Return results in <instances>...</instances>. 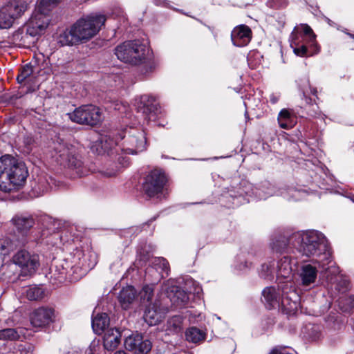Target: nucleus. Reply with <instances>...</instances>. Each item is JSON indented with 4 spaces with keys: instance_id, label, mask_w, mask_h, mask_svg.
I'll return each instance as SVG.
<instances>
[{
    "instance_id": "15",
    "label": "nucleus",
    "mask_w": 354,
    "mask_h": 354,
    "mask_svg": "<svg viewBox=\"0 0 354 354\" xmlns=\"http://www.w3.org/2000/svg\"><path fill=\"white\" fill-rule=\"evenodd\" d=\"M12 261L15 266H36L40 263L38 254H31L26 250L18 251L12 257Z\"/></svg>"
},
{
    "instance_id": "53",
    "label": "nucleus",
    "mask_w": 354,
    "mask_h": 354,
    "mask_svg": "<svg viewBox=\"0 0 354 354\" xmlns=\"http://www.w3.org/2000/svg\"><path fill=\"white\" fill-rule=\"evenodd\" d=\"M335 268H336V270H338L339 266H337Z\"/></svg>"
},
{
    "instance_id": "19",
    "label": "nucleus",
    "mask_w": 354,
    "mask_h": 354,
    "mask_svg": "<svg viewBox=\"0 0 354 354\" xmlns=\"http://www.w3.org/2000/svg\"><path fill=\"white\" fill-rule=\"evenodd\" d=\"M4 7L15 19H17L27 10L28 3L24 0H12Z\"/></svg>"
},
{
    "instance_id": "7",
    "label": "nucleus",
    "mask_w": 354,
    "mask_h": 354,
    "mask_svg": "<svg viewBox=\"0 0 354 354\" xmlns=\"http://www.w3.org/2000/svg\"><path fill=\"white\" fill-rule=\"evenodd\" d=\"M167 182L165 173L162 169H154L146 176L142 183V191L149 198L165 197L164 192Z\"/></svg>"
},
{
    "instance_id": "51",
    "label": "nucleus",
    "mask_w": 354,
    "mask_h": 354,
    "mask_svg": "<svg viewBox=\"0 0 354 354\" xmlns=\"http://www.w3.org/2000/svg\"><path fill=\"white\" fill-rule=\"evenodd\" d=\"M348 35L351 38H352V39H354V34H352V33H348Z\"/></svg>"
},
{
    "instance_id": "46",
    "label": "nucleus",
    "mask_w": 354,
    "mask_h": 354,
    "mask_svg": "<svg viewBox=\"0 0 354 354\" xmlns=\"http://www.w3.org/2000/svg\"><path fill=\"white\" fill-rule=\"evenodd\" d=\"M153 266H167L169 262L167 260L162 257H154L151 260Z\"/></svg>"
},
{
    "instance_id": "34",
    "label": "nucleus",
    "mask_w": 354,
    "mask_h": 354,
    "mask_svg": "<svg viewBox=\"0 0 354 354\" xmlns=\"http://www.w3.org/2000/svg\"><path fill=\"white\" fill-rule=\"evenodd\" d=\"M33 69L30 64H27L20 68L19 74L17 77L18 83L22 84L25 82L32 75Z\"/></svg>"
},
{
    "instance_id": "37",
    "label": "nucleus",
    "mask_w": 354,
    "mask_h": 354,
    "mask_svg": "<svg viewBox=\"0 0 354 354\" xmlns=\"http://www.w3.org/2000/svg\"><path fill=\"white\" fill-rule=\"evenodd\" d=\"M293 256L286 255L280 259V266H295V263L297 261H300V259H297L296 257L299 256L295 250H292Z\"/></svg>"
},
{
    "instance_id": "31",
    "label": "nucleus",
    "mask_w": 354,
    "mask_h": 354,
    "mask_svg": "<svg viewBox=\"0 0 354 354\" xmlns=\"http://www.w3.org/2000/svg\"><path fill=\"white\" fill-rule=\"evenodd\" d=\"M50 272L47 275L50 279H54L55 283H62L66 278V271L64 267H50Z\"/></svg>"
},
{
    "instance_id": "47",
    "label": "nucleus",
    "mask_w": 354,
    "mask_h": 354,
    "mask_svg": "<svg viewBox=\"0 0 354 354\" xmlns=\"http://www.w3.org/2000/svg\"><path fill=\"white\" fill-rule=\"evenodd\" d=\"M20 354H32L31 345H25L20 348Z\"/></svg>"
},
{
    "instance_id": "41",
    "label": "nucleus",
    "mask_w": 354,
    "mask_h": 354,
    "mask_svg": "<svg viewBox=\"0 0 354 354\" xmlns=\"http://www.w3.org/2000/svg\"><path fill=\"white\" fill-rule=\"evenodd\" d=\"M20 273L17 278L19 279H24V277H28L31 276L35 272V267H19Z\"/></svg>"
},
{
    "instance_id": "16",
    "label": "nucleus",
    "mask_w": 354,
    "mask_h": 354,
    "mask_svg": "<svg viewBox=\"0 0 354 354\" xmlns=\"http://www.w3.org/2000/svg\"><path fill=\"white\" fill-rule=\"evenodd\" d=\"M165 311L156 303L149 304L144 314V319L149 326L158 324L164 317Z\"/></svg>"
},
{
    "instance_id": "38",
    "label": "nucleus",
    "mask_w": 354,
    "mask_h": 354,
    "mask_svg": "<svg viewBox=\"0 0 354 354\" xmlns=\"http://www.w3.org/2000/svg\"><path fill=\"white\" fill-rule=\"evenodd\" d=\"M151 255L149 252H148L145 250H141L138 252L137 258L136 260V263L142 265L147 264L150 261Z\"/></svg>"
},
{
    "instance_id": "32",
    "label": "nucleus",
    "mask_w": 354,
    "mask_h": 354,
    "mask_svg": "<svg viewBox=\"0 0 354 354\" xmlns=\"http://www.w3.org/2000/svg\"><path fill=\"white\" fill-rule=\"evenodd\" d=\"M183 318L179 315L173 316L168 319L167 330L171 333H178L181 330Z\"/></svg>"
},
{
    "instance_id": "52",
    "label": "nucleus",
    "mask_w": 354,
    "mask_h": 354,
    "mask_svg": "<svg viewBox=\"0 0 354 354\" xmlns=\"http://www.w3.org/2000/svg\"><path fill=\"white\" fill-rule=\"evenodd\" d=\"M115 354H126V353L124 351H120L116 352Z\"/></svg>"
},
{
    "instance_id": "29",
    "label": "nucleus",
    "mask_w": 354,
    "mask_h": 354,
    "mask_svg": "<svg viewBox=\"0 0 354 354\" xmlns=\"http://www.w3.org/2000/svg\"><path fill=\"white\" fill-rule=\"evenodd\" d=\"M278 122L279 127L284 129H288L292 127L291 114L287 109H282L278 116Z\"/></svg>"
},
{
    "instance_id": "23",
    "label": "nucleus",
    "mask_w": 354,
    "mask_h": 354,
    "mask_svg": "<svg viewBox=\"0 0 354 354\" xmlns=\"http://www.w3.org/2000/svg\"><path fill=\"white\" fill-rule=\"evenodd\" d=\"M317 271L316 267H301L299 277L303 285L308 286L315 281Z\"/></svg>"
},
{
    "instance_id": "22",
    "label": "nucleus",
    "mask_w": 354,
    "mask_h": 354,
    "mask_svg": "<svg viewBox=\"0 0 354 354\" xmlns=\"http://www.w3.org/2000/svg\"><path fill=\"white\" fill-rule=\"evenodd\" d=\"M308 91H304L303 92L302 100L305 102L306 106L308 108V113L312 117H317L320 115L321 111L318 106V101L315 98H311L308 95Z\"/></svg>"
},
{
    "instance_id": "13",
    "label": "nucleus",
    "mask_w": 354,
    "mask_h": 354,
    "mask_svg": "<svg viewBox=\"0 0 354 354\" xmlns=\"http://www.w3.org/2000/svg\"><path fill=\"white\" fill-rule=\"evenodd\" d=\"M174 283V281H168L163 286V290L174 305L177 306L185 305L189 300L187 293Z\"/></svg>"
},
{
    "instance_id": "44",
    "label": "nucleus",
    "mask_w": 354,
    "mask_h": 354,
    "mask_svg": "<svg viewBox=\"0 0 354 354\" xmlns=\"http://www.w3.org/2000/svg\"><path fill=\"white\" fill-rule=\"evenodd\" d=\"M260 274L261 277L269 280H272L274 278L273 276L272 275L270 267H263V269L261 271Z\"/></svg>"
},
{
    "instance_id": "28",
    "label": "nucleus",
    "mask_w": 354,
    "mask_h": 354,
    "mask_svg": "<svg viewBox=\"0 0 354 354\" xmlns=\"http://www.w3.org/2000/svg\"><path fill=\"white\" fill-rule=\"evenodd\" d=\"M282 294L281 302V305L286 308L288 313L294 314L297 312L299 306V304L296 301H290V299L288 295H287V292L286 291V288L282 287Z\"/></svg>"
},
{
    "instance_id": "1",
    "label": "nucleus",
    "mask_w": 354,
    "mask_h": 354,
    "mask_svg": "<svg viewBox=\"0 0 354 354\" xmlns=\"http://www.w3.org/2000/svg\"><path fill=\"white\" fill-rule=\"evenodd\" d=\"M297 243L295 251L299 256L295 266L310 263L319 266H327L333 261L332 252L322 234L309 231L291 236Z\"/></svg>"
},
{
    "instance_id": "27",
    "label": "nucleus",
    "mask_w": 354,
    "mask_h": 354,
    "mask_svg": "<svg viewBox=\"0 0 354 354\" xmlns=\"http://www.w3.org/2000/svg\"><path fill=\"white\" fill-rule=\"evenodd\" d=\"M290 240L292 239H290ZM289 241L290 239L285 236L275 237L271 243L272 250L277 253L287 252Z\"/></svg>"
},
{
    "instance_id": "49",
    "label": "nucleus",
    "mask_w": 354,
    "mask_h": 354,
    "mask_svg": "<svg viewBox=\"0 0 354 354\" xmlns=\"http://www.w3.org/2000/svg\"><path fill=\"white\" fill-rule=\"evenodd\" d=\"M354 307V297H349L348 298V306L345 308V310H347L348 309H351Z\"/></svg>"
},
{
    "instance_id": "10",
    "label": "nucleus",
    "mask_w": 354,
    "mask_h": 354,
    "mask_svg": "<svg viewBox=\"0 0 354 354\" xmlns=\"http://www.w3.org/2000/svg\"><path fill=\"white\" fill-rule=\"evenodd\" d=\"M56 313L53 308L49 307H39L30 315L31 325L35 328H44L54 322Z\"/></svg>"
},
{
    "instance_id": "39",
    "label": "nucleus",
    "mask_w": 354,
    "mask_h": 354,
    "mask_svg": "<svg viewBox=\"0 0 354 354\" xmlns=\"http://www.w3.org/2000/svg\"><path fill=\"white\" fill-rule=\"evenodd\" d=\"M295 45L296 46L293 48V52L297 56L300 57H304L308 56L309 54L308 53V48L306 45L302 44L301 46L299 45V43H297L296 41L294 42Z\"/></svg>"
},
{
    "instance_id": "33",
    "label": "nucleus",
    "mask_w": 354,
    "mask_h": 354,
    "mask_svg": "<svg viewBox=\"0 0 354 354\" xmlns=\"http://www.w3.org/2000/svg\"><path fill=\"white\" fill-rule=\"evenodd\" d=\"M44 292L43 289L38 286L28 287L26 290V296L28 299L31 301L39 300L43 298Z\"/></svg>"
},
{
    "instance_id": "3",
    "label": "nucleus",
    "mask_w": 354,
    "mask_h": 354,
    "mask_svg": "<svg viewBox=\"0 0 354 354\" xmlns=\"http://www.w3.org/2000/svg\"><path fill=\"white\" fill-rule=\"evenodd\" d=\"M28 176L23 162L5 155L0 158V190L9 192L22 186Z\"/></svg>"
},
{
    "instance_id": "2",
    "label": "nucleus",
    "mask_w": 354,
    "mask_h": 354,
    "mask_svg": "<svg viewBox=\"0 0 354 354\" xmlns=\"http://www.w3.org/2000/svg\"><path fill=\"white\" fill-rule=\"evenodd\" d=\"M106 21L103 15L91 14L77 20L69 28L59 34L61 46H73L86 43L94 37Z\"/></svg>"
},
{
    "instance_id": "50",
    "label": "nucleus",
    "mask_w": 354,
    "mask_h": 354,
    "mask_svg": "<svg viewBox=\"0 0 354 354\" xmlns=\"http://www.w3.org/2000/svg\"><path fill=\"white\" fill-rule=\"evenodd\" d=\"M270 101L272 102V103L275 104L277 102V98L274 96H272L270 97Z\"/></svg>"
},
{
    "instance_id": "6",
    "label": "nucleus",
    "mask_w": 354,
    "mask_h": 354,
    "mask_svg": "<svg viewBox=\"0 0 354 354\" xmlns=\"http://www.w3.org/2000/svg\"><path fill=\"white\" fill-rule=\"evenodd\" d=\"M148 53L147 46L139 40L124 41L115 48L118 59L135 66L144 63Z\"/></svg>"
},
{
    "instance_id": "12",
    "label": "nucleus",
    "mask_w": 354,
    "mask_h": 354,
    "mask_svg": "<svg viewBox=\"0 0 354 354\" xmlns=\"http://www.w3.org/2000/svg\"><path fill=\"white\" fill-rule=\"evenodd\" d=\"M138 111L145 115V118L151 120L155 119L158 104L156 102V97L149 95H143L137 102Z\"/></svg>"
},
{
    "instance_id": "8",
    "label": "nucleus",
    "mask_w": 354,
    "mask_h": 354,
    "mask_svg": "<svg viewBox=\"0 0 354 354\" xmlns=\"http://www.w3.org/2000/svg\"><path fill=\"white\" fill-rule=\"evenodd\" d=\"M68 115L73 122L80 124L95 126L102 121L100 109L92 104L81 106Z\"/></svg>"
},
{
    "instance_id": "11",
    "label": "nucleus",
    "mask_w": 354,
    "mask_h": 354,
    "mask_svg": "<svg viewBox=\"0 0 354 354\" xmlns=\"http://www.w3.org/2000/svg\"><path fill=\"white\" fill-rule=\"evenodd\" d=\"M124 346L132 354H147L151 348V343L140 334H133L125 339Z\"/></svg>"
},
{
    "instance_id": "36",
    "label": "nucleus",
    "mask_w": 354,
    "mask_h": 354,
    "mask_svg": "<svg viewBox=\"0 0 354 354\" xmlns=\"http://www.w3.org/2000/svg\"><path fill=\"white\" fill-rule=\"evenodd\" d=\"M302 28L304 35L308 37L309 41L311 42L312 45L315 48V53L319 52V48L317 46V44L315 43L316 35L314 34L312 28L307 24L303 25Z\"/></svg>"
},
{
    "instance_id": "54",
    "label": "nucleus",
    "mask_w": 354,
    "mask_h": 354,
    "mask_svg": "<svg viewBox=\"0 0 354 354\" xmlns=\"http://www.w3.org/2000/svg\"><path fill=\"white\" fill-rule=\"evenodd\" d=\"M335 268H336V270H338L339 266H337Z\"/></svg>"
},
{
    "instance_id": "42",
    "label": "nucleus",
    "mask_w": 354,
    "mask_h": 354,
    "mask_svg": "<svg viewBox=\"0 0 354 354\" xmlns=\"http://www.w3.org/2000/svg\"><path fill=\"white\" fill-rule=\"evenodd\" d=\"M70 272H73L74 275L71 278V281H77L84 274V272H82V267H70Z\"/></svg>"
},
{
    "instance_id": "5",
    "label": "nucleus",
    "mask_w": 354,
    "mask_h": 354,
    "mask_svg": "<svg viewBox=\"0 0 354 354\" xmlns=\"http://www.w3.org/2000/svg\"><path fill=\"white\" fill-rule=\"evenodd\" d=\"M53 158L58 165L69 169L74 177H82L88 172L75 147L72 145L59 143L55 147Z\"/></svg>"
},
{
    "instance_id": "14",
    "label": "nucleus",
    "mask_w": 354,
    "mask_h": 354,
    "mask_svg": "<svg viewBox=\"0 0 354 354\" xmlns=\"http://www.w3.org/2000/svg\"><path fill=\"white\" fill-rule=\"evenodd\" d=\"M252 30L250 27L242 24L236 26L231 33V39L234 45L242 47L246 46L252 39Z\"/></svg>"
},
{
    "instance_id": "40",
    "label": "nucleus",
    "mask_w": 354,
    "mask_h": 354,
    "mask_svg": "<svg viewBox=\"0 0 354 354\" xmlns=\"http://www.w3.org/2000/svg\"><path fill=\"white\" fill-rule=\"evenodd\" d=\"M153 288L149 286H145L140 292L141 299L144 301H149L153 296Z\"/></svg>"
},
{
    "instance_id": "48",
    "label": "nucleus",
    "mask_w": 354,
    "mask_h": 354,
    "mask_svg": "<svg viewBox=\"0 0 354 354\" xmlns=\"http://www.w3.org/2000/svg\"><path fill=\"white\" fill-rule=\"evenodd\" d=\"M307 91H308V94L313 95L315 97L314 98L317 99V100H319V99L317 96V88L313 87L310 85L308 90H307Z\"/></svg>"
},
{
    "instance_id": "4",
    "label": "nucleus",
    "mask_w": 354,
    "mask_h": 354,
    "mask_svg": "<svg viewBox=\"0 0 354 354\" xmlns=\"http://www.w3.org/2000/svg\"><path fill=\"white\" fill-rule=\"evenodd\" d=\"M59 1V0L39 1L36 10L26 24V35L22 37V39L24 42L28 37H30L32 39L28 41V43L34 44L35 38L44 33L49 24L50 19L48 14L51 10V7Z\"/></svg>"
},
{
    "instance_id": "35",
    "label": "nucleus",
    "mask_w": 354,
    "mask_h": 354,
    "mask_svg": "<svg viewBox=\"0 0 354 354\" xmlns=\"http://www.w3.org/2000/svg\"><path fill=\"white\" fill-rule=\"evenodd\" d=\"M19 337L17 330L14 328H6L0 330V339L2 340H15Z\"/></svg>"
},
{
    "instance_id": "25",
    "label": "nucleus",
    "mask_w": 354,
    "mask_h": 354,
    "mask_svg": "<svg viewBox=\"0 0 354 354\" xmlns=\"http://www.w3.org/2000/svg\"><path fill=\"white\" fill-rule=\"evenodd\" d=\"M185 337L188 342L197 344L205 340L206 334L196 327H191L186 330Z\"/></svg>"
},
{
    "instance_id": "9",
    "label": "nucleus",
    "mask_w": 354,
    "mask_h": 354,
    "mask_svg": "<svg viewBox=\"0 0 354 354\" xmlns=\"http://www.w3.org/2000/svg\"><path fill=\"white\" fill-rule=\"evenodd\" d=\"M123 150L129 154H137L146 149L147 138L144 131L135 130L123 137Z\"/></svg>"
},
{
    "instance_id": "30",
    "label": "nucleus",
    "mask_w": 354,
    "mask_h": 354,
    "mask_svg": "<svg viewBox=\"0 0 354 354\" xmlns=\"http://www.w3.org/2000/svg\"><path fill=\"white\" fill-rule=\"evenodd\" d=\"M16 19L3 6L0 10V28H9Z\"/></svg>"
},
{
    "instance_id": "24",
    "label": "nucleus",
    "mask_w": 354,
    "mask_h": 354,
    "mask_svg": "<svg viewBox=\"0 0 354 354\" xmlns=\"http://www.w3.org/2000/svg\"><path fill=\"white\" fill-rule=\"evenodd\" d=\"M331 284L335 283V288L341 292H346L349 290L350 283L347 277L338 274L335 277H328Z\"/></svg>"
},
{
    "instance_id": "43",
    "label": "nucleus",
    "mask_w": 354,
    "mask_h": 354,
    "mask_svg": "<svg viewBox=\"0 0 354 354\" xmlns=\"http://www.w3.org/2000/svg\"><path fill=\"white\" fill-rule=\"evenodd\" d=\"M100 348L98 342L93 341L89 347L86 350L85 354H98Z\"/></svg>"
},
{
    "instance_id": "45",
    "label": "nucleus",
    "mask_w": 354,
    "mask_h": 354,
    "mask_svg": "<svg viewBox=\"0 0 354 354\" xmlns=\"http://www.w3.org/2000/svg\"><path fill=\"white\" fill-rule=\"evenodd\" d=\"M193 288H190L189 292H192L194 295H196L198 297H201V295L203 292L202 288L199 286L198 283L192 281Z\"/></svg>"
},
{
    "instance_id": "26",
    "label": "nucleus",
    "mask_w": 354,
    "mask_h": 354,
    "mask_svg": "<svg viewBox=\"0 0 354 354\" xmlns=\"http://www.w3.org/2000/svg\"><path fill=\"white\" fill-rule=\"evenodd\" d=\"M263 296L265 301L268 304V308L274 307L279 303V296L273 287H267L263 290Z\"/></svg>"
},
{
    "instance_id": "20",
    "label": "nucleus",
    "mask_w": 354,
    "mask_h": 354,
    "mask_svg": "<svg viewBox=\"0 0 354 354\" xmlns=\"http://www.w3.org/2000/svg\"><path fill=\"white\" fill-rule=\"evenodd\" d=\"M136 296V291L132 286H127L123 288L119 294L118 299L120 303L124 309L129 308L132 304Z\"/></svg>"
},
{
    "instance_id": "17",
    "label": "nucleus",
    "mask_w": 354,
    "mask_h": 354,
    "mask_svg": "<svg viewBox=\"0 0 354 354\" xmlns=\"http://www.w3.org/2000/svg\"><path fill=\"white\" fill-rule=\"evenodd\" d=\"M121 342V333L117 328H109L103 337V345L106 350L113 351Z\"/></svg>"
},
{
    "instance_id": "18",
    "label": "nucleus",
    "mask_w": 354,
    "mask_h": 354,
    "mask_svg": "<svg viewBox=\"0 0 354 354\" xmlns=\"http://www.w3.org/2000/svg\"><path fill=\"white\" fill-rule=\"evenodd\" d=\"M12 223L17 230L21 233L28 231L35 224L32 216L16 215L12 219Z\"/></svg>"
},
{
    "instance_id": "21",
    "label": "nucleus",
    "mask_w": 354,
    "mask_h": 354,
    "mask_svg": "<svg viewBox=\"0 0 354 354\" xmlns=\"http://www.w3.org/2000/svg\"><path fill=\"white\" fill-rule=\"evenodd\" d=\"M109 324L106 313H98L92 319V327L95 333L100 334Z\"/></svg>"
}]
</instances>
